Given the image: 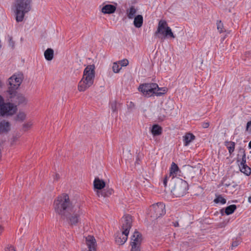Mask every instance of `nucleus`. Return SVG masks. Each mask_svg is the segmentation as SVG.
Segmentation results:
<instances>
[{
    "mask_svg": "<svg viewBox=\"0 0 251 251\" xmlns=\"http://www.w3.org/2000/svg\"><path fill=\"white\" fill-rule=\"evenodd\" d=\"M32 0H15L12 6V10L17 22L24 21L25 15L31 9Z\"/></svg>",
    "mask_w": 251,
    "mask_h": 251,
    "instance_id": "f257e3e1",
    "label": "nucleus"
},
{
    "mask_svg": "<svg viewBox=\"0 0 251 251\" xmlns=\"http://www.w3.org/2000/svg\"><path fill=\"white\" fill-rule=\"evenodd\" d=\"M77 203H73L70 201L68 195L63 194L54 200L53 202V208L56 214L62 217L69 210H71L72 207Z\"/></svg>",
    "mask_w": 251,
    "mask_h": 251,
    "instance_id": "f03ea898",
    "label": "nucleus"
},
{
    "mask_svg": "<svg viewBox=\"0 0 251 251\" xmlns=\"http://www.w3.org/2000/svg\"><path fill=\"white\" fill-rule=\"evenodd\" d=\"M95 77V67L94 65H88L84 70L83 76L78 84V90L84 92L94 83Z\"/></svg>",
    "mask_w": 251,
    "mask_h": 251,
    "instance_id": "7ed1b4c3",
    "label": "nucleus"
},
{
    "mask_svg": "<svg viewBox=\"0 0 251 251\" xmlns=\"http://www.w3.org/2000/svg\"><path fill=\"white\" fill-rule=\"evenodd\" d=\"M139 91L147 97L153 96H160L165 94L167 91L166 87L160 88L156 83H145L141 84L138 88Z\"/></svg>",
    "mask_w": 251,
    "mask_h": 251,
    "instance_id": "20e7f679",
    "label": "nucleus"
},
{
    "mask_svg": "<svg viewBox=\"0 0 251 251\" xmlns=\"http://www.w3.org/2000/svg\"><path fill=\"white\" fill-rule=\"evenodd\" d=\"M82 214L80 206L78 203H77L72 207L71 210L61 217V219L66 221L71 226H75L79 222L80 216Z\"/></svg>",
    "mask_w": 251,
    "mask_h": 251,
    "instance_id": "39448f33",
    "label": "nucleus"
},
{
    "mask_svg": "<svg viewBox=\"0 0 251 251\" xmlns=\"http://www.w3.org/2000/svg\"><path fill=\"white\" fill-rule=\"evenodd\" d=\"M154 35L161 40H164L165 38H175L171 28L168 26L167 22L164 20H161L159 21Z\"/></svg>",
    "mask_w": 251,
    "mask_h": 251,
    "instance_id": "423d86ee",
    "label": "nucleus"
},
{
    "mask_svg": "<svg viewBox=\"0 0 251 251\" xmlns=\"http://www.w3.org/2000/svg\"><path fill=\"white\" fill-rule=\"evenodd\" d=\"M94 190L97 196L100 197H108L113 193V190L111 188L104 189L105 186V182L104 180L99 178H95L93 182Z\"/></svg>",
    "mask_w": 251,
    "mask_h": 251,
    "instance_id": "0eeeda50",
    "label": "nucleus"
},
{
    "mask_svg": "<svg viewBox=\"0 0 251 251\" xmlns=\"http://www.w3.org/2000/svg\"><path fill=\"white\" fill-rule=\"evenodd\" d=\"M171 181L175 183L174 187L171 189L173 195L176 197H180L186 194L188 190V184L186 181L176 177Z\"/></svg>",
    "mask_w": 251,
    "mask_h": 251,
    "instance_id": "6e6552de",
    "label": "nucleus"
},
{
    "mask_svg": "<svg viewBox=\"0 0 251 251\" xmlns=\"http://www.w3.org/2000/svg\"><path fill=\"white\" fill-rule=\"evenodd\" d=\"M17 106L12 103L4 102L2 98V101L0 102V116L7 117L14 115L17 111Z\"/></svg>",
    "mask_w": 251,
    "mask_h": 251,
    "instance_id": "1a4fd4ad",
    "label": "nucleus"
},
{
    "mask_svg": "<svg viewBox=\"0 0 251 251\" xmlns=\"http://www.w3.org/2000/svg\"><path fill=\"white\" fill-rule=\"evenodd\" d=\"M23 75L21 73H17L13 75L8 79V84L9 85V92L11 94L12 91L17 89L23 80Z\"/></svg>",
    "mask_w": 251,
    "mask_h": 251,
    "instance_id": "9d476101",
    "label": "nucleus"
},
{
    "mask_svg": "<svg viewBox=\"0 0 251 251\" xmlns=\"http://www.w3.org/2000/svg\"><path fill=\"white\" fill-rule=\"evenodd\" d=\"M166 212L165 205L162 202L153 204L150 208L151 217L158 218L163 215Z\"/></svg>",
    "mask_w": 251,
    "mask_h": 251,
    "instance_id": "9b49d317",
    "label": "nucleus"
},
{
    "mask_svg": "<svg viewBox=\"0 0 251 251\" xmlns=\"http://www.w3.org/2000/svg\"><path fill=\"white\" fill-rule=\"evenodd\" d=\"M141 235L139 232L135 231L131 237V246L132 251L139 250V245L141 242Z\"/></svg>",
    "mask_w": 251,
    "mask_h": 251,
    "instance_id": "f8f14e48",
    "label": "nucleus"
},
{
    "mask_svg": "<svg viewBox=\"0 0 251 251\" xmlns=\"http://www.w3.org/2000/svg\"><path fill=\"white\" fill-rule=\"evenodd\" d=\"M178 171L179 168L177 165L175 163L173 162L170 168L169 175L166 176L163 181V184L165 187L167 186V182L168 179L171 178V181H172L176 178V176Z\"/></svg>",
    "mask_w": 251,
    "mask_h": 251,
    "instance_id": "ddd939ff",
    "label": "nucleus"
},
{
    "mask_svg": "<svg viewBox=\"0 0 251 251\" xmlns=\"http://www.w3.org/2000/svg\"><path fill=\"white\" fill-rule=\"evenodd\" d=\"M132 219L130 216L125 215L122 219V229L125 233L129 234V230L131 227Z\"/></svg>",
    "mask_w": 251,
    "mask_h": 251,
    "instance_id": "4468645a",
    "label": "nucleus"
},
{
    "mask_svg": "<svg viewBox=\"0 0 251 251\" xmlns=\"http://www.w3.org/2000/svg\"><path fill=\"white\" fill-rule=\"evenodd\" d=\"M85 243L87 249L84 250L86 251H96L97 243L95 238L92 236H88L85 238Z\"/></svg>",
    "mask_w": 251,
    "mask_h": 251,
    "instance_id": "2eb2a0df",
    "label": "nucleus"
},
{
    "mask_svg": "<svg viewBox=\"0 0 251 251\" xmlns=\"http://www.w3.org/2000/svg\"><path fill=\"white\" fill-rule=\"evenodd\" d=\"M128 235V234L125 233L124 231L117 233L115 237V242L120 245L124 244L127 240Z\"/></svg>",
    "mask_w": 251,
    "mask_h": 251,
    "instance_id": "dca6fc26",
    "label": "nucleus"
},
{
    "mask_svg": "<svg viewBox=\"0 0 251 251\" xmlns=\"http://www.w3.org/2000/svg\"><path fill=\"white\" fill-rule=\"evenodd\" d=\"M116 7L113 5L106 4L101 9V12L104 14H112L115 12Z\"/></svg>",
    "mask_w": 251,
    "mask_h": 251,
    "instance_id": "f3484780",
    "label": "nucleus"
},
{
    "mask_svg": "<svg viewBox=\"0 0 251 251\" xmlns=\"http://www.w3.org/2000/svg\"><path fill=\"white\" fill-rule=\"evenodd\" d=\"M195 136L192 133H186L183 137L184 146H188L192 141L195 139Z\"/></svg>",
    "mask_w": 251,
    "mask_h": 251,
    "instance_id": "a211bd4d",
    "label": "nucleus"
},
{
    "mask_svg": "<svg viewBox=\"0 0 251 251\" xmlns=\"http://www.w3.org/2000/svg\"><path fill=\"white\" fill-rule=\"evenodd\" d=\"M134 18L133 24L134 26L136 27L139 28L141 27L143 25V16L141 15H138Z\"/></svg>",
    "mask_w": 251,
    "mask_h": 251,
    "instance_id": "6ab92c4d",
    "label": "nucleus"
},
{
    "mask_svg": "<svg viewBox=\"0 0 251 251\" xmlns=\"http://www.w3.org/2000/svg\"><path fill=\"white\" fill-rule=\"evenodd\" d=\"M137 12V9L133 6H131L129 9L126 10V15L127 17L130 19H133L135 16Z\"/></svg>",
    "mask_w": 251,
    "mask_h": 251,
    "instance_id": "aec40b11",
    "label": "nucleus"
},
{
    "mask_svg": "<svg viewBox=\"0 0 251 251\" xmlns=\"http://www.w3.org/2000/svg\"><path fill=\"white\" fill-rule=\"evenodd\" d=\"M54 55V51L50 48H48L44 52V56L45 59L48 61H50L53 59Z\"/></svg>",
    "mask_w": 251,
    "mask_h": 251,
    "instance_id": "412c9836",
    "label": "nucleus"
},
{
    "mask_svg": "<svg viewBox=\"0 0 251 251\" xmlns=\"http://www.w3.org/2000/svg\"><path fill=\"white\" fill-rule=\"evenodd\" d=\"M151 132L153 136H158L162 133V128L159 126L155 125L152 126Z\"/></svg>",
    "mask_w": 251,
    "mask_h": 251,
    "instance_id": "4be33fe9",
    "label": "nucleus"
},
{
    "mask_svg": "<svg viewBox=\"0 0 251 251\" xmlns=\"http://www.w3.org/2000/svg\"><path fill=\"white\" fill-rule=\"evenodd\" d=\"M225 145L227 148L229 153L231 154L234 151L235 149V143L232 141H226Z\"/></svg>",
    "mask_w": 251,
    "mask_h": 251,
    "instance_id": "5701e85b",
    "label": "nucleus"
},
{
    "mask_svg": "<svg viewBox=\"0 0 251 251\" xmlns=\"http://www.w3.org/2000/svg\"><path fill=\"white\" fill-rule=\"evenodd\" d=\"M10 124L7 121H3L0 123V128L3 131H8L10 129Z\"/></svg>",
    "mask_w": 251,
    "mask_h": 251,
    "instance_id": "b1692460",
    "label": "nucleus"
},
{
    "mask_svg": "<svg viewBox=\"0 0 251 251\" xmlns=\"http://www.w3.org/2000/svg\"><path fill=\"white\" fill-rule=\"evenodd\" d=\"M240 171L243 173L244 174H246L247 176H249L250 175L251 173V168L248 167L247 165H244L243 166H240Z\"/></svg>",
    "mask_w": 251,
    "mask_h": 251,
    "instance_id": "393cba45",
    "label": "nucleus"
},
{
    "mask_svg": "<svg viewBox=\"0 0 251 251\" xmlns=\"http://www.w3.org/2000/svg\"><path fill=\"white\" fill-rule=\"evenodd\" d=\"M236 209V206L235 204L230 205L226 208L225 213L227 215H230L233 213Z\"/></svg>",
    "mask_w": 251,
    "mask_h": 251,
    "instance_id": "a878e982",
    "label": "nucleus"
},
{
    "mask_svg": "<svg viewBox=\"0 0 251 251\" xmlns=\"http://www.w3.org/2000/svg\"><path fill=\"white\" fill-rule=\"evenodd\" d=\"M122 67L120 66L118 62H114L112 65V71L114 73H118L120 72Z\"/></svg>",
    "mask_w": 251,
    "mask_h": 251,
    "instance_id": "bb28decb",
    "label": "nucleus"
},
{
    "mask_svg": "<svg viewBox=\"0 0 251 251\" xmlns=\"http://www.w3.org/2000/svg\"><path fill=\"white\" fill-rule=\"evenodd\" d=\"M214 201L216 203H220L223 204L226 203V200L221 195H219L216 197Z\"/></svg>",
    "mask_w": 251,
    "mask_h": 251,
    "instance_id": "cd10ccee",
    "label": "nucleus"
},
{
    "mask_svg": "<svg viewBox=\"0 0 251 251\" xmlns=\"http://www.w3.org/2000/svg\"><path fill=\"white\" fill-rule=\"evenodd\" d=\"M17 101L19 103H26L27 100L23 95H18L17 97Z\"/></svg>",
    "mask_w": 251,
    "mask_h": 251,
    "instance_id": "c85d7f7f",
    "label": "nucleus"
},
{
    "mask_svg": "<svg viewBox=\"0 0 251 251\" xmlns=\"http://www.w3.org/2000/svg\"><path fill=\"white\" fill-rule=\"evenodd\" d=\"M26 114L23 112H19L16 116V120L19 121H22L25 118Z\"/></svg>",
    "mask_w": 251,
    "mask_h": 251,
    "instance_id": "c756f323",
    "label": "nucleus"
},
{
    "mask_svg": "<svg viewBox=\"0 0 251 251\" xmlns=\"http://www.w3.org/2000/svg\"><path fill=\"white\" fill-rule=\"evenodd\" d=\"M217 29L220 33L224 31V25L221 21H218L217 23Z\"/></svg>",
    "mask_w": 251,
    "mask_h": 251,
    "instance_id": "7c9ffc66",
    "label": "nucleus"
},
{
    "mask_svg": "<svg viewBox=\"0 0 251 251\" xmlns=\"http://www.w3.org/2000/svg\"><path fill=\"white\" fill-rule=\"evenodd\" d=\"M119 64H120V66L122 67H126L128 64V61L127 59H124L122 60L118 61Z\"/></svg>",
    "mask_w": 251,
    "mask_h": 251,
    "instance_id": "2f4dec72",
    "label": "nucleus"
},
{
    "mask_svg": "<svg viewBox=\"0 0 251 251\" xmlns=\"http://www.w3.org/2000/svg\"><path fill=\"white\" fill-rule=\"evenodd\" d=\"M244 165H246V154L245 152H243V155L242 158V161H241L240 164L239 165L240 166H243Z\"/></svg>",
    "mask_w": 251,
    "mask_h": 251,
    "instance_id": "473e14b6",
    "label": "nucleus"
},
{
    "mask_svg": "<svg viewBox=\"0 0 251 251\" xmlns=\"http://www.w3.org/2000/svg\"><path fill=\"white\" fill-rule=\"evenodd\" d=\"M9 45L12 48L14 47V42L12 40V38H10L9 40Z\"/></svg>",
    "mask_w": 251,
    "mask_h": 251,
    "instance_id": "72a5a7b5",
    "label": "nucleus"
},
{
    "mask_svg": "<svg viewBox=\"0 0 251 251\" xmlns=\"http://www.w3.org/2000/svg\"><path fill=\"white\" fill-rule=\"evenodd\" d=\"M5 251H16L14 247L10 246L6 248Z\"/></svg>",
    "mask_w": 251,
    "mask_h": 251,
    "instance_id": "f704fd0d",
    "label": "nucleus"
},
{
    "mask_svg": "<svg viewBox=\"0 0 251 251\" xmlns=\"http://www.w3.org/2000/svg\"><path fill=\"white\" fill-rule=\"evenodd\" d=\"M250 126H251V121H249L247 123V126H246V130L247 131H249L250 130Z\"/></svg>",
    "mask_w": 251,
    "mask_h": 251,
    "instance_id": "c9c22d12",
    "label": "nucleus"
},
{
    "mask_svg": "<svg viewBox=\"0 0 251 251\" xmlns=\"http://www.w3.org/2000/svg\"><path fill=\"white\" fill-rule=\"evenodd\" d=\"M32 126V124L31 123H28L27 124H25L24 125V127L25 128H29L31 126Z\"/></svg>",
    "mask_w": 251,
    "mask_h": 251,
    "instance_id": "e433bc0d",
    "label": "nucleus"
},
{
    "mask_svg": "<svg viewBox=\"0 0 251 251\" xmlns=\"http://www.w3.org/2000/svg\"><path fill=\"white\" fill-rule=\"evenodd\" d=\"M209 126V124L208 122H205L202 124V126L204 128H207Z\"/></svg>",
    "mask_w": 251,
    "mask_h": 251,
    "instance_id": "4c0bfd02",
    "label": "nucleus"
},
{
    "mask_svg": "<svg viewBox=\"0 0 251 251\" xmlns=\"http://www.w3.org/2000/svg\"><path fill=\"white\" fill-rule=\"evenodd\" d=\"M59 177H60L59 175L58 174H55L53 176L54 180H55V181L58 180V179L59 178Z\"/></svg>",
    "mask_w": 251,
    "mask_h": 251,
    "instance_id": "58836bf2",
    "label": "nucleus"
},
{
    "mask_svg": "<svg viewBox=\"0 0 251 251\" xmlns=\"http://www.w3.org/2000/svg\"><path fill=\"white\" fill-rule=\"evenodd\" d=\"M239 245L238 241H234L232 244V248L236 247Z\"/></svg>",
    "mask_w": 251,
    "mask_h": 251,
    "instance_id": "ea45409f",
    "label": "nucleus"
},
{
    "mask_svg": "<svg viewBox=\"0 0 251 251\" xmlns=\"http://www.w3.org/2000/svg\"><path fill=\"white\" fill-rule=\"evenodd\" d=\"M3 230V227L1 226H0V235L2 232Z\"/></svg>",
    "mask_w": 251,
    "mask_h": 251,
    "instance_id": "a19ab883",
    "label": "nucleus"
},
{
    "mask_svg": "<svg viewBox=\"0 0 251 251\" xmlns=\"http://www.w3.org/2000/svg\"><path fill=\"white\" fill-rule=\"evenodd\" d=\"M112 109L113 111H116V106L115 105H112Z\"/></svg>",
    "mask_w": 251,
    "mask_h": 251,
    "instance_id": "79ce46f5",
    "label": "nucleus"
},
{
    "mask_svg": "<svg viewBox=\"0 0 251 251\" xmlns=\"http://www.w3.org/2000/svg\"><path fill=\"white\" fill-rule=\"evenodd\" d=\"M3 86V82L0 80V88H1Z\"/></svg>",
    "mask_w": 251,
    "mask_h": 251,
    "instance_id": "37998d69",
    "label": "nucleus"
},
{
    "mask_svg": "<svg viewBox=\"0 0 251 251\" xmlns=\"http://www.w3.org/2000/svg\"><path fill=\"white\" fill-rule=\"evenodd\" d=\"M248 201L251 202V196L249 197L248 198Z\"/></svg>",
    "mask_w": 251,
    "mask_h": 251,
    "instance_id": "c03bdc74",
    "label": "nucleus"
},
{
    "mask_svg": "<svg viewBox=\"0 0 251 251\" xmlns=\"http://www.w3.org/2000/svg\"><path fill=\"white\" fill-rule=\"evenodd\" d=\"M2 101V97L0 95V102Z\"/></svg>",
    "mask_w": 251,
    "mask_h": 251,
    "instance_id": "a18cd8bd",
    "label": "nucleus"
},
{
    "mask_svg": "<svg viewBox=\"0 0 251 251\" xmlns=\"http://www.w3.org/2000/svg\"><path fill=\"white\" fill-rule=\"evenodd\" d=\"M249 147L250 149H251V141L249 142Z\"/></svg>",
    "mask_w": 251,
    "mask_h": 251,
    "instance_id": "49530a36",
    "label": "nucleus"
},
{
    "mask_svg": "<svg viewBox=\"0 0 251 251\" xmlns=\"http://www.w3.org/2000/svg\"><path fill=\"white\" fill-rule=\"evenodd\" d=\"M178 225V223H177V224L175 225V226H177Z\"/></svg>",
    "mask_w": 251,
    "mask_h": 251,
    "instance_id": "de8ad7c7",
    "label": "nucleus"
}]
</instances>
